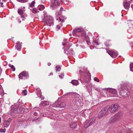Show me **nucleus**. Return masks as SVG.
I'll return each mask as SVG.
<instances>
[{"label": "nucleus", "mask_w": 133, "mask_h": 133, "mask_svg": "<svg viewBox=\"0 0 133 133\" xmlns=\"http://www.w3.org/2000/svg\"><path fill=\"white\" fill-rule=\"evenodd\" d=\"M66 106L65 104L63 101H57L53 104V106L55 107L64 108Z\"/></svg>", "instance_id": "423d86ee"}, {"label": "nucleus", "mask_w": 133, "mask_h": 133, "mask_svg": "<svg viewBox=\"0 0 133 133\" xmlns=\"http://www.w3.org/2000/svg\"><path fill=\"white\" fill-rule=\"evenodd\" d=\"M18 13L20 15H22L23 13V11L21 9H18Z\"/></svg>", "instance_id": "393cba45"}, {"label": "nucleus", "mask_w": 133, "mask_h": 133, "mask_svg": "<svg viewBox=\"0 0 133 133\" xmlns=\"http://www.w3.org/2000/svg\"><path fill=\"white\" fill-rule=\"evenodd\" d=\"M21 45L19 42H18L16 43L15 45L16 48L18 50H20L21 49Z\"/></svg>", "instance_id": "dca6fc26"}, {"label": "nucleus", "mask_w": 133, "mask_h": 133, "mask_svg": "<svg viewBox=\"0 0 133 133\" xmlns=\"http://www.w3.org/2000/svg\"><path fill=\"white\" fill-rule=\"evenodd\" d=\"M77 125V124L76 123H73L70 125V127L72 128H75Z\"/></svg>", "instance_id": "aec40b11"}, {"label": "nucleus", "mask_w": 133, "mask_h": 133, "mask_svg": "<svg viewBox=\"0 0 133 133\" xmlns=\"http://www.w3.org/2000/svg\"><path fill=\"white\" fill-rule=\"evenodd\" d=\"M96 119V118L95 117L94 118H93L91 119L88 122V123L89 124V126L91 125L95 121Z\"/></svg>", "instance_id": "f3484780"}, {"label": "nucleus", "mask_w": 133, "mask_h": 133, "mask_svg": "<svg viewBox=\"0 0 133 133\" xmlns=\"http://www.w3.org/2000/svg\"><path fill=\"white\" fill-rule=\"evenodd\" d=\"M56 20H58V19L59 18H60L59 17V15L58 13H56Z\"/></svg>", "instance_id": "473e14b6"}, {"label": "nucleus", "mask_w": 133, "mask_h": 133, "mask_svg": "<svg viewBox=\"0 0 133 133\" xmlns=\"http://www.w3.org/2000/svg\"><path fill=\"white\" fill-rule=\"evenodd\" d=\"M108 54L112 58H114L117 56L118 53L116 51L113 50H109L108 51Z\"/></svg>", "instance_id": "9b49d317"}, {"label": "nucleus", "mask_w": 133, "mask_h": 133, "mask_svg": "<svg viewBox=\"0 0 133 133\" xmlns=\"http://www.w3.org/2000/svg\"><path fill=\"white\" fill-rule=\"evenodd\" d=\"M75 96L76 97L75 98H79V97L80 96V95L77 94H76L75 95Z\"/></svg>", "instance_id": "79ce46f5"}, {"label": "nucleus", "mask_w": 133, "mask_h": 133, "mask_svg": "<svg viewBox=\"0 0 133 133\" xmlns=\"http://www.w3.org/2000/svg\"><path fill=\"white\" fill-rule=\"evenodd\" d=\"M96 43L98 45L99 44L98 42H96Z\"/></svg>", "instance_id": "bf43d9fd"}, {"label": "nucleus", "mask_w": 133, "mask_h": 133, "mask_svg": "<svg viewBox=\"0 0 133 133\" xmlns=\"http://www.w3.org/2000/svg\"><path fill=\"white\" fill-rule=\"evenodd\" d=\"M75 102L77 105L78 106H82L83 105V103L81 99H80L79 98H75Z\"/></svg>", "instance_id": "ddd939ff"}, {"label": "nucleus", "mask_w": 133, "mask_h": 133, "mask_svg": "<svg viewBox=\"0 0 133 133\" xmlns=\"http://www.w3.org/2000/svg\"><path fill=\"white\" fill-rule=\"evenodd\" d=\"M123 4L124 7L125 9H128L129 8L130 4L128 3L126 1H124Z\"/></svg>", "instance_id": "2eb2a0df"}, {"label": "nucleus", "mask_w": 133, "mask_h": 133, "mask_svg": "<svg viewBox=\"0 0 133 133\" xmlns=\"http://www.w3.org/2000/svg\"><path fill=\"white\" fill-rule=\"evenodd\" d=\"M35 3V2L34 1H32L31 2V4L30 5V6L32 8L34 6V4Z\"/></svg>", "instance_id": "c756f323"}, {"label": "nucleus", "mask_w": 133, "mask_h": 133, "mask_svg": "<svg viewBox=\"0 0 133 133\" xmlns=\"http://www.w3.org/2000/svg\"><path fill=\"white\" fill-rule=\"evenodd\" d=\"M87 39V40H86V41L87 44L88 45H90V41L89 40V39Z\"/></svg>", "instance_id": "c9c22d12"}, {"label": "nucleus", "mask_w": 133, "mask_h": 133, "mask_svg": "<svg viewBox=\"0 0 133 133\" xmlns=\"http://www.w3.org/2000/svg\"><path fill=\"white\" fill-rule=\"evenodd\" d=\"M123 16V15H122V17Z\"/></svg>", "instance_id": "052dcab7"}, {"label": "nucleus", "mask_w": 133, "mask_h": 133, "mask_svg": "<svg viewBox=\"0 0 133 133\" xmlns=\"http://www.w3.org/2000/svg\"><path fill=\"white\" fill-rule=\"evenodd\" d=\"M61 68L60 66H57L56 67V71H60Z\"/></svg>", "instance_id": "cd10ccee"}, {"label": "nucleus", "mask_w": 133, "mask_h": 133, "mask_svg": "<svg viewBox=\"0 0 133 133\" xmlns=\"http://www.w3.org/2000/svg\"><path fill=\"white\" fill-rule=\"evenodd\" d=\"M23 95L24 96L26 95L27 94V91L26 89H24L22 92Z\"/></svg>", "instance_id": "a878e982"}, {"label": "nucleus", "mask_w": 133, "mask_h": 133, "mask_svg": "<svg viewBox=\"0 0 133 133\" xmlns=\"http://www.w3.org/2000/svg\"><path fill=\"white\" fill-rule=\"evenodd\" d=\"M6 129L4 128V129H0V132H5Z\"/></svg>", "instance_id": "2f4dec72"}, {"label": "nucleus", "mask_w": 133, "mask_h": 133, "mask_svg": "<svg viewBox=\"0 0 133 133\" xmlns=\"http://www.w3.org/2000/svg\"><path fill=\"white\" fill-rule=\"evenodd\" d=\"M53 74L52 73H50V75H53Z\"/></svg>", "instance_id": "6e6d98bb"}, {"label": "nucleus", "mask_w": 133, "mask_h": 133, "mask_svg": "<svg viewBox=\"0 0 133 133\" xmlns=\"http://www.w3.org/2000/svg\"><path fill=\"white\" fill-rule=\"evenodd\" d=\"M21 17L22 18H23V19H22V20H24V19L25 18V17H24V16H23V15L22 16H21Z\"/></svg>", "instance_id": "a18cd8bd"}, {"label": "nucleus", "mask_w": 133, "mask_h": 133, "mask_svg": "<svg viewBox=\"0 0 133 133\" xmlns=\"http://www.w3.org/2000/svg\"><path fill=\"white\" fill-rule=\"evenodd\" d=\"M18 22L19 23H21V21L19 19H18Z\"/></svg>", "instance_id": "603ef678"}, {"label": "nucleus", "mask_w": 133, "mask_h": 133, "mask_svg": "<svg viewBox=\"0 0 133 133\" xmlns=\"http://www.w3.org/2000/svg\"><path fill=\"white\" fill-rule=\"evenodd\" d=\"M119 94L122 97H128L129 94L128 90L127 89H124L121 90L119 92Z\"/></svg>", "instance_id": "0eeeda50"}, {"label": "nucleus", "mask_w": 133, "mask_h": 133, "mask_svg": "<svg viewBox=\"0 0 133 133\" xmlns=\"http://www.w3.org/2000/svg\"><path fill=\"white\" fill-rule=\"evenodd\" d=\"M59 21H61V22H64V20L63 19H61L60 18H59Z\"/></svg>", "instance_id": "a19ab883"}, {"label": "nucleus", "mask_w": 133, "mask_h": 133, "mask_svg": "<svg viewBox=\"0 0 133 133\" xmlns=\"http://www.w3.org/2000/svg\"><path fill=\"white\" fill-rule=\"evenodd\" d=\"M130 114L131 115L133 114V110L129 112Z\"/></svg>", "instance_id": "37998d69"}, {"label": "nucleus", "mask_w": 133, "mask_h": 133, "mask_svg": "<svg viewBox=\"0 0 133 133\" xmlns=\"http://www.w3.org/2000/svg\"><path fill=\"white\" fill-rule=\"evenodd\" d=\"M1 5H3V3H2V2H1Z\"/></svg>", "instance_id": "13d9d810"}, {"label": "nucleus", "mask_w": 133, "mask_h": 133, "mask_svg": "<svg viewBox=\"0 0 133 133\" xmlns=\"http://www.w3.org/2000/svg\"><path fill=\"white\" fill-rule=\"evenodd\" d=\"M105 45L106 46H107V47H108L109 46H110V45L109 44H105Z\"/></svg>", "instance_id": "49530a36"}, {"label": "nucleus", "mask_w": 133, "mask_h": 133, "mask_svg": "<svg viewBox=\"0 0 133 133\" xmlns=\"http://www.w3.org/2000/svg\"><path fill=\"white\" fill-rule=\"evenodd\" d=\"M131 7L132 8L133 7V4H132L131 5Z\"/></svg>", "instance_id": "4d7b16f0"}, {"label": "nucleus", "mask_w": 133, "mask_h": 133, "mask_svg": "<svg viewBox=\"0 0 133 133\" xmlns=\"http://www.w3.org/2000/svg\"><path fill=\"white\" fill-rule=\"evenodd\" d=\"M29 75L28 72L25 71H24L20 73L19 75V78L21 79H23V77H25L24 79H27Z\"/></svg>", "instance_id": "9d476101"}, {"label": "nucleus", "mask_w": 133, "mask_h": 133, "mask_svg": "<svg viewBox=\"0 0 133 133\" xmlns=\"http://www.w3.org/2000/svg\"><path fill=\"white\" fill-rule=\"evenodd\" d=\"M43 22L45 25L50 26L54 24V20L53 18L50 16H44L43 19Z\"/></svg>", "instance_id": "7ed1b4c3"}, {"label": "nucleus", "mask_w": 133, "mask_h": 133, "mask_svg": "<svg viewBox=\"0 0 133 133\" xmlns=\"http://www.w3.org/2000/svg\"><path fill=\"white\" fill-rule=\"evenodd\" d=\"M10 124L9 123L5 122L4 123V127H7Z\"/></svg>", "instance_id": "b1692460"}, {"label": "nucleus", "mask_w": 133, "mask_h": 133, "mask_svg": "<svg viewBox=\"0 0 133 133\" xmlns=\"http://www.w3.org/2000/svg\"><path fill=\"white\" fill-rule=\"evenodd\" d=\"M84 30L82 28H78L76 29H74L72 32V34L73 36H77V32H83Z\"/></svg>", "instance_id": "f8f14e48"}, {"label": "nucleus", "mask_w": 133, "mask_h": 133, "mask_svg": "<svg viewBox=\"0 0 133 133\" xmlns=\"http://www.w3.org/2000/svg\"><path fill=\"white\" fill-rule=\"evenodd\" d=\"M94 80L95 81H96L97 82H99V80L97 77H95L94 78Z\"/></svg>", "instance_id": "72a5a7b5"}, {"label": "nucleus", "mask_w": 133, "mask_h": 133, "mask_svg": "<svg viewBox=\"0 0 133 133\" xmlns=\"http://www.w3.org/2000/svg\"><path fill=\"white\" fill-rule=\"evenodd\" d=\"M86 73H89V76H91V74H90V73H89V71H88V70H86Z\"/></svg>", "instance_id": "c03bdc74"}, {"label": "nucleus", "mask_w": 133, "mask_h": 133, "mask_svg": "<svg viewBox=\"0 0 133 133\" xmlns=\"http://www.w3.org/2000/svg\"><path fill=\"white\" fill-rule=\"evenodd\" d=\"M11 68L13 71H14L15 70V68L14 66L13 65L12 66V67H11Z\"/></svg>", "instance_id": "58836bf2"}, {"label": "nucleus", "mask_w": 133, "mask_h": 133, "mask_svg": "<svg viewBox=\"0 0 133 133\" xmlns=\"http://www.w3.org/2000/svg\"><path fill=\"white\" fill-rule=\"evenodd\" d=\"M118 104H116L112 105L110 107L107 106L99 112L98 116L99 118H100L103 115H105L109 110L111 112H115L118 109Z\"/></svg>", "instance_id": "f257e3e1"}, {"label": "nucleus", "mask_w": 133, "mask_h": 133, "mask_svg": "<svg viewBox=\"0 0 133 133\" xmlns=\"http://www.w3.org/2000/svg\"><path fill=\"white\" fill-rule=\"evenodd\" d=\"M115 133H130V130L124 126L119 127Z\"/></svg>", "instance_id": "20e7f679"}, {"label": "nucleus", "mask_w": 133, "mask_h": 133, "mask_svg": "<svg viewBox=\"0 0 133 133\" xmlns=\"http://www.w3.org/2000/svg\"><path fill=\"white\" fill-rule=\"evenodd\" d=\"M130 68L131 71L133 72V62L130 64Z\"/></svg>", "instance_id": "bb28decb"}, {"label": "nucleus", "mask_w": 133, "mask_h": 133, "mask_svg": "<svg viewBox=\"0 0 133 133\" xmlns=\"http://www.w3.org/2000/svg\"><path fill=\"white\" fill-rule=\"evenodd\" d=\"M133 22L130 21L128 23V26L129 28H131L133 27Z\"/></svg>", "instance_id": "412c9836"}, {"label": "nucleus", "mask_w": 133, "mask_h": 133, "mask_svg": "<svg viewBox=\"0 0 133 133\" xmlns=\"http://www.w3.org/2000/svg\"><path fill=\"white\" fill-rule=\"evenodd\" d=\"M3 5H2V7H3Z\"/></svg>", "instance_id": "680f3d73"}, {"label": "nucleus", "mask_w": 133, "mask_h": 133, "mask_svg": "<svg viewBox=\"0 0 133 133\" xmlns=\"http://www.w3.org/2000/svg\"><path fill=\"white\" fill-rule=\"evenodd\" d=\"M37 113H36V112H35L34 113V115H36L37 114Z\"/></svg>", "instance_id": "864d4df0"}, {"label": "nucleus", "mask_w": 133, "mask_h": 133, "mask_svg": "<svg viewBox=\"0 0 133 133\" xmlns=\"http://www.w3.org/2000/svg\"><path fill=\"white\" fill-rule=\"evenodd\" d=\"M81 36L82 37L86 39H88L89 37L87 35H86V34L85 32H83L81 35Z\"/></svg>", "instance_id": "a211bd4d"}, {"label": "nucleus", "mask_w": 133, "mask_h": 133, "mask_svg": "<svg viewBox=\"0 0 133 133\" xmlns=\"http://www.w3.org/2000/svg\"><path fill=\"white\" fill-rule=\"evenodd\" d=\"M64 76V75L63 74H61V75H59V77L61 78H63Z\"/></svg>", "instance_id": "4c0bfd02"}, {"label": "nucleus", "mask_w": 133, "mask_h": 133, "mask_svg": "<svg viewBox=\"0 0 133 133\" xmlns=\"http://www.w3.org/2000/svg\"><path fill=\"white\" fill-rule=\"evenodd\" d=\"M41 104L42 105L44 104L45 105H49V103L48 101H44L42 102Z\"/></svg>", "instance_id": "4be33fe9"}, {"label": "nucleus", "mask_w": 133, "mask_h": 133, "mask_svg": "<svg viewBox=\"0 0 133 133\" xmlns=\"http://www.w3.org/2000/svg\"><path fill=\"white\" fill-rule=\"evenodd\" d=\"M11 118H9V119L6 121L5 122H7L9 123V124H10L11 122Z\"/></svg>", "instance_id": "e433bc0d"}, {"label": "nucleus", "mask_w": 133, "mask_h": 133, "mask_svg": "<svg viewBox=\"0 0 133 133\" xmlns=\"http://www.w3.org/2000/svg\"><path fill=\"white\" fill-rule=\"evenodd\" d=\"M13 65H12L11 64H9V66L11 68L12 67V66Z\"/></svg>", "instance_id": "09e8293b"}, {"label": "nucleus", "mask_w": 133, "mask_h": 133, "mask_svg": "<svg viewBox=\"0 0 133 133\" xmlns=\"http://www.w3.org/2000/svg\"><path fill=\"white\" fill-rule=\"evenodd\" d=\"M12 109L11 110V114L14 115V114H22L24 112L22 107L21 106L18 105H13L11 107Z\"/></svg>", "instance_id": "f03ea898"}, {"label": "nucleus", "mask_w": 133, "mask_h": 133, "mask_svg": "<svg viewBox=\"0 0 133 133\" xmlns=\"http://www.w3.org/2000/svg\"><path fill=\"white\" fill-rule=\"evenodd\" d=\"M17 1L19 2L24 3L27 2L28 0H17Z\"/></svg>", "instance_id": "c85d7f7f"}, {"label": "nucleus", "mask_w": 133, "mask_h": 133, "mask_svg": "<svg viewBox=\"0 0 133 133\" xmlns=\"http://www.w3.org/2000/svg\"><path fill=\"white\" fill-rule=\"evenodd\" d=\"M32 11L33 13H36L37 12V10L35 8L33 9Z\"/></svg>", "instance_id": "f704fd0d"}, {"label": "nucleus", "mask_w": 133, "mask_h": 133, "mask_svg": "<svg viewBox=\"0 0 133 133\" xmlns=\"http://www.w3.org/2000/svg\"><path fill=\"white\" fill-rule=\"evenodd\" d=\"M61 5L60 2L57 0H52L50 6L53 9L57 8L58 6Z\"/></svg>", "instance_id": "6e6552de"}, {"label": "nucleus", "mask_w": 133, "mask_h": 133, "mask_svg": "<svg viewBox=\"0 0 133 133\" xmlns=\"http://www.w3.org/2000/svg\"><path fill=\"white\" fill-rule=\"evenodd\" d=\"M36 92L37 93V95H38V94L40 95V96H41V91L40 90L39 88H37L36 89Z\"/></svg>", "instance_id": "5701e85b"}, {"label": "nucleus", "mask_w": 133, "mask_h": 133, "mask_svg": "<svg viewBox=\"0 0 133 133\" xmlns=\"http://www.w3.org/2000/svg\"><path fill=\"white\" fill-rule=\"evenodd\" d=\"M82 73V71L81 70H80L79 71V73L80 74H81V73Z\"/></svg>", "instance_id": "3c124183"}, {"label": "nucleus", "mask_w": 133, "mask_h": 133, "mask_svg": "<svg viewBox=\"0 0 133 133\" xmlns=\"http://www.w3.org/2000/svg\"><path fill=\"white\" fill-rule=\"evenodd\" d=\"M40 6L41 7V8H39V10H41L42 9H44L45 8L44 6L43 5H40Z\"/></svg>", "instance_id": "7c9ffc66"}, {"label": "nucleus", "mask_w": 133, "mask_h": 133, "mask_svg": "<svg viewBox=\"0 0 133 133\" xmlns=\"http://www.w3.org/2000/svg\"><path fill=\"white\" fill-rule=\"evenodd\" d=\"M51 64L50 63H48V65L49 66H50L51 65Z\"/></svg>", "instance_id": "8fccbe9b"}, {"label": "nucleus", "mask_w": 133, "mask_h": 133, "mask_svg": "<svg viewBox=\"0 0 133 133\" xmlns=\"http://www.w3.org/2000/svg\"><path fill=\"white\" fill-rule=\"evenodd\" d=\"M121 116V115L119 113L115 114L110 119L109 121V124L114 123L116 121L119 120Z\"/></svg>", "instance_id": "39448f33"}, {"label": "nucleus", "mask_w": 133, "mask_h": 133, "mask_svg": "<svg viewBox=\"0 0 133 133\" xmlns=\"http://www.w3.org/2000/svg\"><path fill=\"white\" fill-rule=\"evenodd\" d=\"M63 9V8L61 7L60 8V10L61 11H62Z\"/></svg>", "instance_id": "de8ad7c7"}, {"label": "nucleus", "mask_w": 133, "mask_h": 133, "mask_svg": "<svg viewBox=\"0 0 133 133\" xmlns=\"http://www.w3.org/2000/svg\"><path fill=\"white\" fill-rule=\"evenodd\" d=\"M56 28L57 29H58V30H59L60 29V26L59 25H57L56 26Z\"/></svg>", "instance_id": "ea45409f"}, {"label": "nucleus", "mask_w": 133, "mask_h": 133, "mask_svg": "<svg viewBox=\"0 0 133 133\" xmlns=\"http://www.w3.org/2000/svg\"><path fill=\"white\" fill-rule=\"evenodd\" d=\"M108 91L110 93L114 94L112 96H116L117 95V91L116 90L114 89H109Z\"/></svg>", "instance_id": "4468645a"}, {"label": "nucleus", "mask_w": 133, "mask_h": 133, "mask_svg": "<svg viewBox=\"0 0 133 133\" xmlns=\"http://www.w3.org/2000/svg\"><path fill=\"white\" fill-rule=\"evenodd\" d=\"M63 45H66V43H63Z\"/></svg>", "instance_id": "5fc2aeb1"}, {"label": "nucleus", "mask_w": 133, "mask_h": 133, "mask_svg": "<svg viewBox=\"0 0 133 133\" xmlns=\"http://www.w3.org/2000/svg\"><path fill=\"white\" fill-rule=\"evenodd\" d=\"M64 52L68 55L72 54L74 53V51L72 48H70V46H68L64 50Z\"/></svg>", "instance_id": "1a4fd4ad"}, {"label": "nucleus", "mask_w": 133, "mask_h": 133, "mask_svg": "<svg viewBox=\"0 0 133 133\" xmlns=\"http://www.w3.org/2000/svg\"><path fill=\"white\" fill-rule=\"evenodd\" d=\"M71 83L74 85H77L78 84V81L76 80H72Z\"/></svg>", "instance_id": "6ab92c4d"}]
</instances>
